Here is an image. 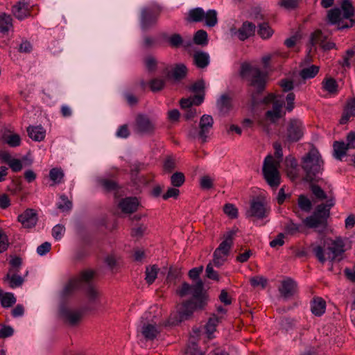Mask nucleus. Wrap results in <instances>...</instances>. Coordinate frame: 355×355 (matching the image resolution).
<instances>
[{
	"mask_svg": "<svg viewBox=\"0 0 355 355\" xmlns=\"http://www.w3.org/2000/svg\"><path fill=\"white\" fill-rule=\"evenodd\" d=\"M184 181V175L181 172H176L171 176V183L175 187H181Z\"/></svg>",
	"mask_w": 355,
	"mask_h": 355,
	"instance_id": "obj_47",
	"label": "nucleus"
},
{
	"mask_svg": "<svg viewBox=\"0 0 355 355\" xmlns=\"http://www.w3.org/2000/svg\"><path fill=\"white\" fill-rule=\"evenodd\" d=\"M12 13L17 19L22 20L30 16V6L26 2L18 1L12 6Z\"/></svg>",
	"mask_w": 355,
	"mask_h": 355,
	"instance_id": "obj_19",
	"label": "nucleus"
},
{
	"mask_svg": "<svg viewBox=\"0 0 355 355\" xmlns=\"http://www.w3.org/2000/svg\"><path fill=\"white\" fill-rule=\"evenodd\" d=\"M18 220L24 227L31 228L37 223V213L34 209H28L18 216Z\"/></svg>",
	"mask_w": 355,
	"mask_h": 355,
	"instance_id": "obj_15",
	"label": "nucleus"
},
{
	"mask_svg": "<svg viewBox=\"0 0 355 355\" xmlns=\"http://www.w3.org/2000/svg\"><path fill=\"white\" fill-rule=\"evenodd\" d=\"M8 244L7 235L0 229V252L6 251L8 247Z\"/></svg>",
	"mask_w": 355,
	"mask_h": 355,
	"instance_id": "obj_62",
	"label": "nucleus"
},
{
	"mask_svg": "<svg viewBox=\"0 0 355 355\" xmlns=\"http://www.w3.org/2000/svg\"><path fill=\"white\" fill-rule=\"evenodd\" d=\"M27 131L28 136L35 141H40L45 137V130L41 126L29 127Z\"/></svg>",
	"mask_w": 355,
	"mask_h": 355,
	"instance_id": "obj_31",
	"label": "nucleus"
},
{
	"mask_svg": "<svg viewBox=\"0 0 355 355\" xmlns=\"http://www.w3.org/2000/svg\"><path fill=\"white\" fill-rule=\"evenodd\" d=\"M65 228L63 225H56L52 230V236L56 240H60L64 235Z\"/></svg>",
	"mask_w": 355,
	"mask_h": 355,
	"instance_id": "obj_60",
	"label": "nucleus"
},
{
	"mask_svg": "<svg viewBox=\"0 0 355 355\" xmlns=\"http://www.w3.org/2000/svg\"><path fill=\"white\" fill-rule=\"evenodd\" d=\"M159 268L156 266L147 267L146 269V278L147 283L151 284L154 282L157 276Z\"/></svg>",
	"mask_w": 355,
	"mask_h": 355,
	"instance_id": "obj_45",
	"label": "nucleus"
},
{
	"mask_svg": "<svg viewBox=\"0 0 355 355\" xmlns=\"http://www.w3.org/2000/svg\"><path fill=\"white\" fill-rule=\"evenodd\" d=\"M343 17L342 11L339 8H334L327 11V20L331 25L338 24L340 26Z\"/></svg>",
	"mask_w": 355,
	"mask_h": 355,
	"instance_id": "obj_26",
	"label": "nucleus"
},
{
	"mask_svg": "<svg viewBox=\"0 0 355 355\" xmlns=\"http://www.w3.org/2000/svg\"><path fill=\"white\" fill-rule=\"evenodd\" d=\"M351 116H355V99H352L347 102L340 123L341 124L347 123Z\"/></svg>",
	"mask_w": 355,
	"mask_h": 355,
	"instance_id": "obj_27",
	"label": "nucleus"
},
{
	"mask_svg": "<svg viewBox=\"0 0 355 355\" xmlns=\"http://www.w3.org/2000/svg\"><path fill=\"white\" fill-rule=\"evenodd\" d=\"M200 185L203 189H209L213 187V180L207 175L200 178Z\"/></svg>",
	"mask_w": 355,
	"mask_h": 355,
	"instance_id": "obj_63",
	"label": "nucleus"
},
{
	"mask_svg": "<svg viewBox=\"0 0 355 355\" xmlns=\"http://www.w3.org/2000/svg\"><path fill=\"white\" fill-rule=\"evenodd\" d=\"M236 234L235 231H229L223 236V241L220 243L219 246L216 249L218 252L229 255L232 246L233 245L234 236Z\"/></svg>",
	"mask_w": 355,
	"mask_h": 355,
	"instance_id": "obj_21",
	"label": "nucleus"
},
{
	"mask_svg": "<svg viewBox=\"0 0 355 355\" xmlns=\"http://www.w3.org/2000/svg\"><path fill=\"white\" fill-rule=\"evenodd\" d=\"M165 85V80L162 78H153L149 82V87L150 90L153 92H157L162 90Z\"/></svg>",
	"mask_w": 355,
	"mask_h": 355,
	"instance_id": "obj_46",
	"label": "nucleus"
},
{
	"mask_svg": "<svg viewBox=\"0 0 355 355\" xmlns=\"http://www.w3.org/2000/svg\"><path fill=\"white\" fill-rule=\"evenodd\" d=\"M274 98H275V96L273 94H269L267 97L265 98L264 102L268 103V102L272 101L273 103H272V110L277 112V113L281 114L282 103H279L277 101H274Z\"/></svg>",
	"mask_w": 355,
	"mask_h": 355,
	"instance_id": "obj_57",
	"label": "nucleus"
},
{
	"mask_svg": "<svg viewBox=\"0 0 355 355\" xmlns=\"http://www.w3.org/2000/svg\"><path fill=\"white\" fill-rule=\"evenodd\" d=\"M167 41L170 46L172 48H179L183 45L184 46H189L191 45L190 42L184 44L182 36L178 33L172 34L170 37H168Z\"/></svg>",
	"mask_w": 355,
	"mask_h": 355,
	"instance_id": "obj_37",
	"label": "nucleus"
},
{
	"mask_svg": "<svg viewBox=\"0 0 355 355\" xmlns=\"http://www.w3.org/2000/svg\"><path fill=\"white\" fill-rule=\"evenodd\" d=\"M94 277V272L87 270L83 272L79 277L73 278L65 285L62 291L64 296H67L73 293L76 290L81 288L84 284L88 283Z\"/></svg>",
	"mask_w": 355,
	"mask_h": 355,
	"instance_id": "obj_7",
	"label": "nucleus"
},
{
	"mask_svg": "<svg viewBox=\"0 0 355 355\" xmlns=\"http://www.w3.org/2000/svg\"><path fill=\"white\" fill-rule=\"evenodd\" d=\"M50 179L55 183L59 184L64 177L63 171L58 168H52L49 172Z\"/></svg>",
	"mask_w": 355,
	"mask_h": 355,
	"instance_id": "obj_48",
	"label": "nucleus"
},
{
	"mask_svg": "<svg viewBox=\"0 0 355 355\" xmlns=\"http://www.w3.org/2000/svg\"><path fill=\"white\" fill-rule=\"evenodd\" d=\"M311 312L316 316L322 315L326 309V302L321 297L313 299L311 303Z\"/></svg>",
	"mask_w": 355,
	"mask_h": 355,
	"instance_id": "obj_28",
	"label": "nucleus"
},
{
	"mask_svg": "<svg viewBox=\"0 0 355 355\" xmlns=\"http://www.w3.org/2000/svg\"><path fill=\"white\" fill-rule=\"evenodd\" d=\"M206 304V300H200L199 302L188 300L183 302L176 312L171 314L168 318L169 324L176 325L189 319L192 315L194 311L202 309Z\"/></svg>",
	"mask_w": 355,
	"mask_h": 355,
	"instance_id": "obj_4",
	"label": "nucleus"
},
{
	"mask_svg": "<svg viewBox=\"0 0 355 355\" xmlns=\"http://www.w3.org/2000/svg\"><path fill=\"white\" fill-rule=\"evenodd\" d=\"M304 126L303 123L297 119H291L286 126V133L284 136L285 142H296L304 135Z\"/></svg>",
	"mask_w": 355,
	"mask_h": 355,
	"instance_id": "obj_6",
	"label": "nucleus"
},
{
	"mask_svg": "<svg viewBox=\"0 0 355 355\" xmlns=\"http://www.w3.org/2000/svg\"><path fill=\"white\" fill-rule=\"evenodd\" d=\"M274 31L268 23H262L259 25L258 34L263 40L269 39Z\"/></svg>",
	"mask_w": 355,
	"mask_h": 355,
	"instance_id": "obj_40",
	"label": "nucleus"
},
{
	"mask_svg": "<svg viewBox=\"0 0 355 355\" xmlns=\"http://www.w3.org/2000/svg\"><path fill=\"white\" fill-rule=\"evenodd\" d=\"M279 291L281 295L284 299H288L294 295L296 293V283L290 278L286 279L282 282V284L279 288Z\"/></svg>",
	"mask_w": 355,
	"mask_h": 355,
	"instance_id": "obj_18",
	"label": "nucleus"
},
{
	"mask_svg": "<svg viewBox=\"0 0 355 355\" xmlns=\"http://www.w3.org/2000/svg\"><path fill=\"white\" fill-rule=\"evenodd\" d=\"M242 69L243 72L249 71L250 85L257 92H262L266 86V74L257 67H250L249 65H243Z\"/></svg>",
	"mask_w": 355,
	"mask_h": 355,
	"instance_id": "obj_8",
	"label": "nucleus"
},
{
	"mask_svg": "<svg viewBox=\"0 0 355 355\" xmlns=\"http://www.w3.org/2000/svg\"><path fill=\"white\" fill-rule=\"evenodd\" d=\"M298 205L300 209L305 211H309L311 209V202L306 196L302 195L298 198Z\"/></svg>",
	"mask_w": 355,
	"mask_h": 355,
	"instance_id": "obj_53",
	"label": "nucleus"
},
{
	"mask_svg": "<svg viewBox=\"0 0 355 355\" xmlns=\"http://www.w3.org/2000/svg\"><path fill=\"white\" fill-rule=\"evenodd\" d=\"M314 214L326 222L327 218L329 216L330 211L324 204H320L317 207Z\"/></svg>",
	"mask_w": 355,
	"mask_h": 355,
	"instance_id": "obj_50",
	"label": "nucleus"
},
{
	"mask_svg": "<svg viewBox=\"0 0 355 355\" xmlns=\"http://www.w3.org/2000/svg\"><path fill=\"white\" fill-rule=\"evenodd\" d=\"M16 302V299L12 293H6L1 298V303L3 307H10Z\"/></svg>",
	"mask_w": 355,
	"mask_h": 355,
	"instance_id": "obj_55",
	"label": "nucleus"
},
{
	"mask_svg": "<svg viewBox=\"0 0 355 355\" xmlns=\"http://www.w3.org/2000/svg\"><path fill=\"white\" fill-rule=\"evenodd\" d=\"M220 322V318L215 315L211 317L207 323L205 325V332L209 338H211L213 337V334L216 330V327Z\"/></svg>",
	"mask_w": 355,
	"mask_h": 355,
	"instance_id": "obj_34",
	"label": "nucleus"
},
{
	"mask_svg": "<svg viewBox=\"0 0 355 355\" xmlns=\"http://www.w3.org/2000/svg\"><path fill=\"white\" fill-rule=\"evenodd\" d=\"M273 148L275 149L274 156L268 155L265 157L263 163L262 173L268 184L272 189H277L281 182L279 168L282 161L283 152L282 146L279 142H275Z\"/></svg>",
	"mask_w": 355,
	"mask_h": 355,
	"instance_id": "obj_1",
	"label": "nucleus"
},
{
	"mask_svg": "<svg viewBox=\"0 0 355 355\" xmlns=\"http://www.w3.org/2000/svg\"><path fill=\"white\" fill-rule=\"evenodd\" d=\"M87 295L89 300L94 301L98 297L100 293L92 285H89L87 288Z\"/></svg>",
	"mask_w": 355,
	"mask_h": 355,
	"instance_id": "obj_64",
	"label": "nucleus"
},
{
	"mask_svg": "<svg viewBox=\"0 0 355 355\" xmlns=\"http://www.w3.org/2000/svg\"><path fill=\"white\" fill-rule=\"evenodd\" d=\"M6 143L11 147L19 146L21 144V138L19 135L12 134L6 137Z\"/></svg>",
	"mask_w": 355,
	"mask_h": 355,
	"instance_id": "obj_58",
	"label": "nucleus"
},
{
	"mask_svg": "<svg viewBox=\"0 0 355 355\" xmlns=\"http://www.w3.org/2000/svg\"><path fill=\"white\" fill-rule=\"evenodd\" d=\"M204 21L207 26H215L218 23L217 12L215 10H209L205 12Z\"/></svg>",
	"mask_w": 355,
	"mask_h": 355,
	"instance_id": "obj_41",
	"label": "nucleus"
},
{
	"mask_svg": "<svg viewBox=\"0 0 355 355\" xmlns=\"http://www.w3.org/2000/svg\"><path fill=\"white\" fill-rule=\"evenodd\" d=\"M214 119L211 115L204 114L201 116L199 123V138L202 143L207 141L209 133L213 128Z\"/></svg>",
	"mask_w": 355,
	"mask_h": 355,
	"instance_id": "obj_12",
	"label": "nucleus"
},
{
	"mask_svg": "<svg viewBox=\"0 0 355 355\" xmlns=\"http://www.w3.org/2000/svg\"><path fill=\"white\" fill-rule=\"evenodd\" d=\"M270 212V207L262 200L253 199L250 202V208L246 211L247 218H255L263 219L268 216Z\"/></svg>",
	"mask_w": 355,
	"mask_h": 355,
	"instance_id": "obj_9",
	"label": "nucleus"
},
{
	"mask_svg": "<svg viewBox=\"0 0 355 355\" xmlns=\"http://www.w3.org/2000/svg\"><path fill=\"white\" fill-rule=\"evenodd\" d=\"M193 58L194 64L200 69L207 67L210 62L209 55L202 51L195 52Z\"/></svg>",
	"mask_w": 355,
	"mask_h": 355,
	"instance_id": "obj_23",
	"label": "nucleus"
},
{
	"mask_svg": "<svg viewBox=\"0 0 355 355\" xmlns=\"http://www.w3.org/2000/svg\"><path fill=\"white\" fill-rule=\"evenodd\" d=\"M204 100V95H196L188 98H182L180 101L182 109L187 110L193 107V105H200Z\"/></svg>",
	"mask_w": 355,
	"mask_h": 355,
	"instance_id": "obj_25",
	"label": "nucleus"
},
{
	"mask_svg": "<svg viewBox=\"0 0 355 355\" xmlns=\"http://www.w3.org/2000/svg\"><path fill=\"white\" fill-rule=\"evenodd\" d=\"M15 270L10 269L9 272L4 278V281H8L11 288L19 286L23 283V279L21 276L15 274Z\"/></svg>",
	"mask_w": 355,
	"mask_h": 355,
	"instance_id": "obj_30",
	"label": "nucleus"
},
{
	"mask_svg": "<svg viewBox=\"0 0 355 355\" xmlns=\"http://www.w3.org/2000/svg\"><path fill=\"white\" fill-rule=\"evenodd\" d=\"M334 157L341 160L342 158L346 155V151L349 149L347 144L344 141H335L333 145Z\"/></svg>",
	"mask_w": 355,
	"mask_h": 355,
	"instance_id": "obj_32",
	"label": "nucleus"
},
{
	"mask_svg": "<svg viewBox=\"0 0 355 355\" xmlns=\"http://www.w3.org/2000/svg\"><path fill=\"white\" fill-rule=\"evenodd\" d=\"M322 88L329 94H336L338 92V84L332 78H324L322 83Z\"/></svg>",
	"mask_w": 355,
	"mask_h": 355,
	"instance_id": "obj_38",
	"label": "nucleus"
},
{
	"mask_svg": "<svg viewBox=\"0 0 355 355\" xmlns=\"http://www.w3.org/2000/svg\"><path fill=\"white\" fill-rule=\"evenodd\" d=\"M12 29V19L11 17L5 13L0 15V32L8 33Z\"/></svg>",
	"mask_w": 355,
	"mask_h": 355,
	"instance_id": "obj_33",
	"label": "nucleus"
},
{
	"mask_svg": "<svg viewBox=\"0 0 355 355\" xmlns=\"http://www.w3.org/2000/svg\"><path fill=\"white\" fill-rule=\"evenodd\" d=\"M159 13H154L150 9L145 8L141 12V26L144 30H147L157 23Z\"/></svg>",
	"mask_w": 355,
	"mask_h": 355,
	"instance_id": "obj_16",
	"label": "nucleus"
},
{
	"mask_svg": "<svg viewBox=\"0 0 355 355\" xmlns=\"http://www.w3.org/2000/svg\"><path fill=\"white\" fill-rule=\"evenodd\" d=\"M250 282L253 287L260 286L261 288H265L267 285L268 280L263 276H254L250 279Z\"/></svg>",
	"mask_w": 355,
	"mask_h": 355,
	"instance_id": "obj_49",
	"label": "nucleus"
},
{
	"mask_svg": "<svg viewBox=\"0 0 355 355\" xmlns=\"http://www.w3.org/2000/svg\"><path fill=\"white\" fill-rule=\"evenodd\" d=\"M141 334L146 340H153L159 334V330L155 324L144 322L141 328Z\"/></svg>",
	"mask_w": 355,
	"mask_h": 355,
	"instance_id": "obj_24",
	"label": "nucleus"
},
{
	"mask_svg": "<svg viewBox=\"0 0 355 355\" xmlns=\"http://www.w3.org/2000/svg\"><path fill=\"white\" fill-rule=\"evenodd\" d=\"M99 184L106 191H116L119 187L116 182L106 178L99 180Z\"/></svg>",
	"mask_w": 355,
	"mask_h": 355,
	"instance_id": "obj_43",
	"label": "nucleus"
},
{
	"mask_svg": "<svg viewBox=\"0 0 355 355\" xmlns=\"http://www.w3.org/2000/svg\"><path fill=\"white\" fill-rule=\"evenodd\" d=\"M155 130V124L148 116L139 114L137 116L135 130L139 134H153Z\"/></svg>",
	"mask_w": 355,
	"mask_h": 355,
	"instance_id": "obj_11",
	"label": "nucleus"
},
{
	"mask_svg": "<svg viewBox=\"0 0 355 355\" xmlns=\"http://www.w3.org/2000/svg\"><path fill=\"white\" fill-rule=\"evenodd\" d=\"M345 251V241L340 237L336 239H326L323 247L320 245L313 246V252L322 263L327 261L331 262L340 261L343 259Z\"/></svg>",
	"mask_w": 355,
	"mask_h": 355,
	"instance_id": "obj_2",
	"label": "nucleus"
},
{
	"mask_svg": "<svg viewBox=\"0 0 355 355\" xmlns=\"http://www.w3.org/2000/svg\"><path fill=\"white\" fill-rule=\"evenodd\" d=\"M193 42L200 46H206L208 43L207 33L204 30L198 31L193 36Z\"/></svg>",
	"mask_w": 355,
	"mask_h": 355,
	"instance_id": "obj_42",
	"label": "nucleus"
},
{
	"mask_svg": "<svg viewBox=\"0 0 355 355\" xmlns=\"http://www.w3.org/2000/svg\"><path fill=\"white\" fill-rule=\"evenodd\" d=\"M255 32V25L249 21H245L236 32L239 39L244 41L252 36Z\"/></svg>",
	"mask_w": 355,
	"mask_h": 355,
	"instance_id": "obj_22",
	"label": "nucleus"
},
{
	"mask_svg": "<svg viewBox=\"0 0 355 355\" xmlns=\"http://www.w3.org/2000/svg\"><path fill=\"white\" fill-rule=\"evenodd\" d=\"M205 12L201 8L191 9L189 12L188 20L193 22H200L204 20Z\"/></svg>",
	"mask_w": 355,
	"mask_h": 355,
	"instance_id": "obj_35",
	"label": "nucleus"
},
{
	"mask_svg": "<svg viewBox=\"0 0 355 355\" xmlns=\"http://www.w3.org/2000/svg\"><path fill=\"white\" fill-rule=\"evenodd\" d=\"M302 167L306 173V180L313 181L317 179L323 170V160L318 150L311 149L303 158Z\"/></svg>",
	"mask_w": 355,
	"mask_h": 355,
	"instance_id": "obj_3",
	"label": "nucleus"
},
{
	"mask_svg": "<svg viewBox=\"0 0 355 355\" xmlns=\"http://www.w3.org/2000/svg\"><path fill=\"white\" fill-rule=\"evenodd\" d=\"M217 107L220 112L226 114L232 108V99L227 95L223 94L217 101Z\"/></svg>",
	"mask_w": 355,
	"mask_h": 355,
	"instance_id": "obj_29",
	"label": "nucleus"
},
{
	"mask_svg": "<svg viewBox=\"0 0 355 355\" xmlns=\"http://www.w3.org/2000/svg\"><path fill=\"white\" fill-rule=\"evenodd\" d=\"M14 334V329L10 326L0 323V338L10 337Z\"/></svg>",
	"mask_w": 355,
	"mask_h": 355,
	"instance_id": "obj_56",
	"label": "nucleus"
},
{
	"mask_svg": "<svg viewBox=\"0 0 355 355\" xmlns=\"http://www.w3.org/2000/svg\"><path fill=\"white\" fill-rule=\"evenodd\" d=\"M227 257L225 254H221L215 250L213 254V264L216 267L221 266L227 261Z\"/></svg>",
	"mask_w": 355,
	"mask_h": 355,
	"instance_id": "obj_51",
	"label": "nucleus"
},
{
	"mask_svg": "<svg viewBox=\"0 0 355 355\" xmlns=\"http://www.w3.org/2000/svg\"><path fill=\"white\" fill-rule=\"evenodd\" d=\"M341 11H343V17L344 19H348L350 21V24H343L338 27V29L347 28L353 26L355 24V19L352 17L354 15V8L352 6V2L349 0H343L341 3Z\"/></svg>",
	"mask_w": 355,
	"mask_h": 355,
	"instance_id": "obj_13",
	"label": "nucleus"
},
{
	"mask_svg": "<svg viewBox=\"0 0 355 355\" xmlns=\"http://www.w3.org/2000/svg\"><path fill=\"white\" fill-rule=\"evenodd\" d=\"M203 282L201 279H198L193 285H190L188 283L184 282L182 286L177 290V294L183 297L187 295H191L194 302H199L200 300H206L202 294Z\"/></svg>",
	"mask_w": 355,
	"mask_h": 355,
	"instance_id": "obj_5",
	"label": "nucleus"
},
{
	"mask_svg": "<svg viewBox=\"0 0 355 355\" xmlns=\"http://www.w3.org/2000/svg\"><path fill=\"white\" fill-rule=\"evenodd\" d=\"M62 316L72 325L76 324L81 318L80 313L76 311L64 310Z\"/></svg>",
	"mask_w": 355,
	"mask_h": 355,
	"instance_id": "obj_36",
	"label": "nucleus"
},
{
	"mask_svg": "<svg viewBox=\"0 0 355 355\" xmlns=\"http://www.w3.org/2000/svg\"><path fill=\"white\" fill-rule=\"evenodd\" d=\"M306 226L310 228H316L320 225H324L325 222L322 220L318 216L313 214L312 216L307 217L304 221Z\"/></svg>",
	"mask_w": 355,
	"mask_h": 355,
	"instance_id": "obj_39",
	"label": "nucleus"
},
{
	"mask_svg": "<svg viewBox=\"0 0 355 355\" xmlns=\"http://www.w3.org/2000/svg\"><path fill=\"white\" fill-rule=\"evenodd\" d=\"M236 234L235 231H229L223 236V241L220 243L219 246L216 249L218 252L229 255L232 246L233 245L234 236Z\"/></svg>",
	"mask_w": 355,
	"mask_h": 355,
	"instance_id": "obj_20",
	"label": "nucleus"
},
{
	"mask_svg": "<svg viewBox=\"0 0 355 355\" xmlns=\"http://www.w3.org/2000/svg\"><path fill=\"white\" fill-rule=\"evenodd\" d=\"M187 69L182 64H177L173 70L172 76L175 80H181L187 75Z\"/></svg>",
	"mask_w": 355,
	"mask_h": 355,
	"instance_id": "obj_44",
	"label": "nucleus"
},
{
	"mask_svg": "<svg viewBox=\"0 0 355 355\" xmlns=\"http://www.w3.org/2000/svg\"><path fill=\"white\" fill-rule=\"evenodd\" d=\"M311 190L313 195L320 200H323L327 198L324 191L318 185L311 184Z\"/></svg>",
	"mask_w": 355,
	"mask_h": 355,
	"instance_id": "obj_61",
	"label": "nucleus"
},
{
	"mask_svg": "<svg viewBox=\"0 0 355 355\" xmlns=\"http://www.w3.org/2000/svg\"><path fill=\"white\" fill-rule=\"evenodd\" d=\"M139 202L135 197H127L121 199L118 203V207L124 214H130L137 210Z\"/></svg>",
	"mask_w": 355,
	"mask_h": 355,
	"instance_id": "obj_14",
	"label": "nucleus"
},
{
	"mask_svg": "<svg viewBox=\"0 0 355 355\" xmlns=\"http://www.w3.org/2000/svg\"><path fill=\"white\" fill-rule=\"evenodd\" d=\"M61 202L58 204V208L62 211H69L72 207V202L68 199V198L62 195L60 196Z\"/></svg>",
	"mask_w": 355,
	"mask_h": 355,
	"instance_id": "obj_54",
	"label": "nucleus"
},
{
	"mask_svg": "<svg viewBox=\"0 0 355 355\" xmlns=\"http://www.w3.org/2000/svg\"><path fill=\"white\" fill-rule=\"evenodd\" d=\"M311 62V58L308 55L305 60L302 62V69L300 71V76L303 80L310 79L314 78L319 71V67L312 64L310 66H305V64Z\"/></svg>",
	"mask_w": 355,
	"mask_h": 355,
	"instance_id": "obj_17",
	"label": "nucleus"
},
{
	"mask_svg": "<svg viewBox=\"0 0 355 355\" xmlns=\"http://www.w3.org/2000/svg\"><path fill=\"white\" fill-rule=\"evenodd\" d=\"M213 263H209L206 267V276L211 279L218 281L219 275L216 271L213 268Z\"/></svg>",
	"mask_w": 355,
	"mask_h": 355,
	"instance_id": "obj_59",
	"label": "nucleus"
},
{
	"mask_svg": "<svg viewBox=\"0 0 355 355\" xmlns=\"http://www.w3.org/2000/svg\"><path fill=\"white\" fill-rule=\"evenodd\" d=\"M223 211L231 218H236L238 217V209L233 204H226L223 207Z\"/></svg>",
	"mask_w": 355,
	"mask_h": 355,
	"instance_id": "obj_52",
	"label": "nucleus"
},
{
	"mask_svg": "<svg viewBox=\"0 0 355 355\" xmlns=\"http://www.w3.org/2000/svg\"><path fill=\"white\" fill-rule=\"evenodd\" d=\"M327 36H325L320 30L314 31L310 36V49L309 53L312 52L313 50H315V45L318 44L322 49L331 50L335 48V43L326 41Z\"/></svg>",
	"mask_w": 355,
	"mask_h": 355,
	"instance_id": "obj_10",
	"label": "nucleus"
}]
</instances>
